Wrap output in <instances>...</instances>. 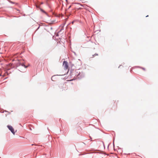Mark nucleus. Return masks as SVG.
<instances>
[{
    "label": "nucleus",
    "mask_w": 158,
    "mask_h": 158,
    "mask_svg": "<svg viewBox=\"0 0 158 158\" xmlns=\"http://www.w3.org/2000/svg\"><path fill=\"white\" fill-rule=\"evenodd\" d=\"M16 66L17 67L21 66L24 67L25 68H26L28 67V66H26L25 65L24 62H21L20 61L16 63Z\"/></svg>",
    "instance_id": "nucleus-1"
},
{
    "label": "nucleus",
    "mask_w": 158,
    "mask_h": 158,
    "mask_svg": "<svg viewBox=\"0 0 158 158\" xmlns=\"http://www.w3.org/2000/svg\"><path fill=\"white\" fill-rule=\"evenodd\" d=\"M7 127L8 128L9 130L11 131V132L12 133L13 135H15V130L13 127L10 125H7Z\"/></svg>",
    "instance_id": "nucleus-2"
},
{
    "label": "nucleus",
    "mask_w": 158,
    "mask_h": 158,
    "mask_svg": "<svg viewBox=\"0 0 158 158\" xmlns=\"http://www.w3.org/2000/svg\"><path fill=\"white\" fill-rule=\"evenodd\" d=\"M63 66L65 69H68L69 67L68 62L66 61H64L63 63Z\"/></svg>",
    "instance_id": "nucleus-3"
},
{
    "label": "nucleus",
    "mask_w": 158,
    "mask_h": 158,
    "mask_svg": "<svg viewBox=\"0 0 158 158\" xmlns=\"http://www.w3.org/2000/svg\"><path fill=\"white\" fill-rule=\"evenodd\" d=\"M81 74L80 73H79V74H78L77 75V78H81L82 77H84V75H83L81 77V76H80Z\"/></svg>",
    "instance_id": "nucleus-4"
},
{
    "label": "nucleus",
    "mask_w": 158,
    "mask_h": 158,
    "mask_svg": "<svg viewBox=\"0 0 158 158\" xmlns=\"http://www.w3.org/2000/svg\"><path fill=\"white\" fill-rule=\"evenodd\" d=\"M65 74H62V75H54V76H53L52 77H51V80L53 81V80H52V79L53 78V77H54L55 76H62V75H64Z\"/></svg>",
    "instance_id": "nucleus-5"
},
{
    "label": "nucleus",
    "mask_w": 158,
    "mask_h": 158,
    "mask_svg": "<svg viewBox=\"0 0 158 158\" xmlns=\"http://www.w3.org/2000/svg\"><path fill=\"white\" fill-rule=\"evenodd\" d=\"M137 67H139V68H141L143 70H145V69L144 68H143V67H140L139 66H137Z\"/></svg>",
    "instance_id": "nucleus-6"
},
{
    "label": "nucleus",
    "mask_w": 158,
    "mask_h": 158,
    "mask_svg": "<svg viewBox=\"0 0 158 158\" xmlns=\"http://www.w3.org/2000/svg\"><path fill=\"white\" fill-rule=\"evenodd\" d=\"M40 10H41V11L42 12H43V13H46V12H45V11L43 9H40Z\"/></svg>",
    "instance_id": "nucleus-7"
},
{
    "label": "nucleus",
    "mask_w": 158,
    "mask_h": 158,
    "mask_svg": "<svg viewBox=\"0 0 158 158\" xmlns=\"http://www.w3.org/2000/svg\"><path fill=\"white\" fill-rule=\"evenodd\" d=\"M48 0H47L46 2V4L48 6H49V4L48 3Z\"/></svg>",
    "instance_id": "nucleus-8"
},
{
    "label": "nucleus",
    "mask_w": 158,
    "mask_h": 158,
    "mask_svg": "<svg viewBox=\"0 0 158 158\" xmlns=\"http://www.w3.org/2000/svg\"><path fill=\"white\" fill-rule=\"evenodd\" d=\"M63 30V27L62 28L60 31H59L58 32V33H60L62 30Z\"/></svg>",
    "instance_id": "nucleus-9"
},
{
    "label": "nucleus",
    "mask_w": 158,
    "mask_h": 158,
    "mask_svg": "<svg viewBox=\"0 0 158 158\" xmlns=\"http://www.w3.org/2000/svg\"><path fill=\"white\" fill-rule=\"evenodd\" d=\"M3 110H0V112L2 113H3L4 112V111H3Z\"/></svg>",
    "instance_id": "nucleus-10"
},
{
    "label": "nucleus",
    "mask_w": 158,
    "mask_h": 158,
    "mask_svg": "<svg viewBox=\"0 0 158 158\" xmlns=\"http://www.w3.org/2000/svg\"><path fill=\"white\" fill-rule=\"evenodd\" d=\"M98 54L97 53H96L94 55H93V56L94 57L95 55L98 56Z\"/></svg>",
    "instance_id": "nucleus-11"
},
{
    "label": "nucleus",
    "mask_w": 158,
    "mask_h": 158,
    "mask_svg": "<svg viewBox=\"0 0 158 158\" xmlns=\"http://www.w3.org/2000/svg\"><path fill=\"white\" fill-rule=\"evenodd\" d=\"M10 2L11 3H12V4H14L15 3V2H13L12 1H10Z\"/></svg>",
    "instance_id": "nucleus-12"
},
{
    "label": "nucleus",
    "mask_w": 158,
    "mask_h": 158,
    "mask_svg": "<svg viewBox=\"0 0 158 158\" xmlns=\"http://www.w3.org/2000/svg\"><path fill=\"white\" fill-rule=\"evenodd\" d=\"M44 3L42 2H41L40 3V5H42V4H43Z\"/></svg>",
    "instance_id": "nucleus-13"
},
{
    "label": "nucleus",
    "mask_w": 158,
    "mask_h": 158,
    "mask_svg": "<svg viewBox=\"0 0 158 158\" xmlns=\"http://www.w3.org/2000/svg\"><path fill=\"white\" fill-rule=\"evenodd\" d=\"M74 21H72L71 22V23H72V24H73V23H74Z\"/></svg>",
    "instance_id": "nucleus-14"
},
{
    "label": "nucleus",
    "mask_w": 158,
    "mask_h": 158,
    "mask_svg": "<svg viewBox=\"0 0 158 158\" xmlns=\"http://www.w3.org/2000/svg\"><path fill=\"white\" fill-rule=\"evenodd\" d=\"M40 26H39V27H38V28L36 30V31L39 28H40Z\"/></svg>",
    "instance_id": "nucleus-15"
},
{
    "label": "nucleus",
    "mask_w": 158,
    "mask_h": 158,
    "mask_svg": "<svg viewBox=\"0 0 158 158\" xmlns=\"http://www.w3.org/2000/svg\"><path fill=\"white\" fill-rule=\"evenodd\" d=\"M5 112H9V114H10V112H8V111H7L6 110H5Z\"/></svg>",
    "instance_id": "nucleus-16"
},
{
    "label": "nucleus",
    "mask_w": 158,
    "mask_h": 158,
    "mask_svg": "<svg viewBox=\"0 0 158 158\" xmlns=\"http://www.w3.org/2000/svg\"><path fill=\"white\" fill-rule=\"evenodd\" d=\"M59 35H58V33H57V34L56 35V36H58Z\"/></svg>",
    "instance_id": "nucleus-17"
},
{
    "label": "nucleus",
    "mask_w": 158,
    "mask_h": 158,
    "mask_svg": "<svg viewBox=\"0 0 158 158\" xmlns=\"http://www.w3.org/2000/svg\"><path fill=\"white\" fill-rule=\"evenodd\" d=\"M73 52L74 53V54H75V55H76V53H75V52Z\"/></svg>",
    "instance_id": "nucleus-18"
},
{
    "label": "nucleus",
    "mask_w": 158,
    "mask_h": 158,
    "mask_svg": "<svg viewBox=\"0 0 158 158\" xmlns=\"http://www.w3.org/2000/svg\"><path fill=\"white\" fill-rule=\"evenodd\" d=\"M50 29H51V30H52V27H51V28H50Z\"/></svg>",
    "instance_id": "nucleus-19"
},
{
    "label": "nucleus",
    "mask_w": 158,
    "mask_h": 158,
    "mask_svg": "<svg viewBox=\"0 0 158 158\" xmlns=\"http://www.w3.org/2000/svg\"><path fill=\"white\" fill-rule=\"evenodd\" d=\"M90 139H92V138L90 136ZM91 141H92L91 140Z\"/></svg>",
    "instance_id": "nucleus-20"
},
{
    "label": "nucleus",
    "mask_w": 158,
    "mask_h": 158,
    "mask_svg": "<svg viewBox=\"0 0 158 158\" xmlns=\"http://www.w3.org/2000/svg\"><path fill=\"white\" fill-rule=\"evenodd\" d=\"M95 153H100V152H95Z\"/></svg>",
    "instance_id": "nucleus-21"
},
{
    "label": "nucleus",
    "mask_w": 158,
    "mask_h": 158,
    "mask_svg": "<svg viewBox=\"0 0 158 158\" xmlns=\"http://www.w3.org/2000/svg\"><path fill=\"white\" fill-rule=\"evenodd\" d=\"M113 145H114V142H113Z\"/></svg>",
    "instance_id": "nucleus-22"
},
{
    "label": "nucleus",
    "mask_w": 158,
    "mask_h": 158,
    "mask_svg": "<svg viewBox=\"0 0 158 158\" xmlns=\"http://www.w3.org/2000/svg\"><path fill=\"white\" fill-rule=\"evenodd\" d=\"M148 15H147V16H146V17H148Z\"/></svg>",
    "instance_id": "nucleus-23"
},
{
    "label": "nucleus",
    "mask_w": 158,
    "mask_h": 158,
    "mask_svg": "<svg viewBox=\"0 0 158 158\" xmlns=\"http://www.w3.org/2000/svg\"><path fill=\"white\" fill-rule=\"evenodd\" d=\"M121 66V65H119V66L118 67V68H119L120 67V66Z\"/></svg>",
    "instance_id": "nucleus-24"
},
{
    "label": "nucleus",
    "mask_w": 158,
    "mask_h": 158,
    "mask_svg": "<svg viewBox=\"0 0 158 158\" xmlns=\"http://www.w3.org/2000/svg\"><path fill=\"white\" fill-rule=\"evenodd\" d=\"M71 7V6H70L69 7V8H70Z\"/></svg>",
    "instance_id": "nucleus-25"
},
{
    "label": "nucleus",
    "mask_w": 158,
    "mask_h": 158,
    "mask_svg": "<svg viewBox=\"0 0 158 158\" xmlns=\"http://www.w3.org/2000/svg\"><path fill=\"white\" fill-rule=\"evenodd\" d=\"M0 76H2V75L1 74H0Z\"/></svg>",
    "instance_id": "nucleus-26"
},
{
    "label": "nucleus",
    "mask_w": 158,
    "mask_h": 158,
    "mask_svg": "<svg viewBox=\"0 0 158 158\" xmlns=\"http://www.w3.org/2000/svg\"><path fill=\"white\" fill-rule=\"evenodd\" d=\"M70 75H71V76H72V75H73V74H70Z\"/></svg>",
    "instance_id": "nucleus-27"
},
{
    "label": "nucleus",
    "mask_w": 158,
    "mask_h": 158,
    "mask_svg": "<svg viewBox=\"0 0 158 158\" xmlns=\"http://www.w3.org/2000/svg\"><path fill=\"white\" fill-rule=\"evenodd\" d=\"M66 0V2L67 1V0Z\"/></svg>",
    "instance_id": "nucleus-28"
}]
</instances>
